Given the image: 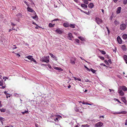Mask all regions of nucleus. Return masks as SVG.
<instances>
[{
	"mask_svg": "<svg viewBox=\"0 0 127 127\" xmlns=\"http://www.w3.org/2000/svg\"><path fill=\"white\" fill-rule=\"evenodd\" d=\"M123 3L126 4L127 3V0H124L123 1Z\"/></svg>",
	"mask_w": 127,
	"mask_h": 127,
	"instance_id": "38",
	"label": "nucleus"
},
{
	"mask_svg": "<svg viewBox=\"0 0 127 127\" xmlns=\"http://www.w3.org/2000/svg\"><path fill=\"white\" fill-rule=\"evenodd\" d=\"M63 26L65 27H67L69 26V25L68 23H64Z\"/></svg>",
	"mask_w": 127,
	"mask_h": 127,
	"instance_id": "14",
	"label": "nucleus"
},
{
	"mask_svg": "<svg viewBox=\"0 0 127 127\" xmlns=\"http://www.w3.org/2000/svg\"><path fill=\"white\" fill-rule=\"evenodd\" d=\"M49 54L50 55L51 57L53 58V59H54L56 58V57L53 54L51 53H49Z\"/></svg>",
	"mask_w": 127,
	"mask_h": 127,
	"instance_id": "25",
	"label": "nucleus"
},
{
	"mask_svg": "<svg viewBox=\"0 0 127 127\" xmlns=\"http://www.w3.org/2000/svg\"><path fill=\"white\" fill-rule=\"evenodd\" d=\"M76 111V112H78L79 111V110L78 109V108H75L74 109Z\"/></svg>",
	"mask_w": 127,
	"mask_h": 127,
	"instance_id": "45",
	"label": "nucleus"
},
{
	"mask_svg": "<svg viewBox=\"0 0 127 127\" xmlns=\"http://www.w3.org/2000/svg\"><path fill=\"white\" fill-rule=\"evenodd\" d=\"M118 93L121 96H123L124 95V93L121 90H118Z\"/></svg>",
	"mask_w": 127,
	"mask_h": 127,
	"instance_id": "7",
	"label": "nucleus"
},
{
	"mask_svg": "<svg viewBox=\"0 0 127 127\" xmlns=\"http://www.w3.org/2000/svg\"><path fill=\"white\" fill-rule=\"evenodd\" d=\"M53 68L54 69H56L58 70H60L61 71H62L63 70L61 68L59 67H56V66H54L53 67Z\"/></svg>",
	"mask_w": 127,
	"mask_h": 127,
	"instance_id": "12",
	"label": "nucleus"
},
{
	"mask_svg": "<svg viewBox=\"0 0 127 127\" xmlns=\"http://www.w3.org/2000/svg\"><path fill=\"white\" fill-rule=\"evenodd\" d=\"M11 25H12L13 26H15L16 25V24H14L12 23H11Z\"/></svg>",
	"mask_w": 127,
	"mask_h": 127,
	"instance_id": "53",
	"label": "nucleus"
},
{
	"mask_svg": "<svg viewBox=\"0 0 127 127\" xmlns=\"http://www.w3.org/2000/svg\"><path fill=\"white\" fill-rule=\"evenodd\" d=\"M27 9L28 11L30 12H32L33 13V14H36L35 12L32 9L28 7L27 8Z\"/></svg>",
	"mask_w": 127,
	"mask_h": 127,
	"instance_id": "8",
	"label": "nucleus"
},
{
	"mask_svg": "<svg viewBox=\"0 0 127 127\" xmlns=\"http://www.w3.org/2000/svg\"><path fill=\"white\" fill-rule=\"evenodd\" d=\"M100 51L101 53L103 54L104 55L106 54V53L104 51L102 50Z\"/></svg>",
	"mask_w": 127,
	"mask_h": 127,
	"instance_id": "39",
	"label": "nucleus"
},
{
	"mask_svg": "<svg viewBox=\"0 0 127 127\" xmlns=\"http://www.w3.org/2000/svg\"><path fill=\"white\" fill-rule=\"evenodd\" d=\"M35 127H38L37 125L36 124H35Z\"/></svg>",
	"mask_w": 127,
	"mask_h": 127,
	"instance_id": "64",
	"label": "nucleus"
},
{
	"mask_svg": "<svg viewBox=\"0 0 127 127\" xmlns=\"http://www.w3.org/2000/svg\"><path fill=\"white\" fill-rule=\"evenodd\" d=\"M72 38V34L70 33H69L68 34V38L69 39L71 40Z\"/></svg>",
	"mask_w": 127,
	"mask_h": 127,
	"instance_id": "9",
	"label": "nucleus"
},
{
	"mask_svg": "<svg viewBox=\"0 0 127 127\" xmlns=\"http://www.w3.org/2000/svg\"><path fill=\"white\" fill-rule=\"evenodd\" d=\"M122 49L124 51H126V50L127 49L126 48V47L125 45H123L122 46Z\"/></svg>",
	"mask_w": 127,
	"mask_h": 127,
	"instance_id": "16",
	"label": "nucleus"
},
{
	"mask_svg": "<svg viewBox=\"0 0 127 127\" xmlns=\"http://www.w3.org/2000/svg\"><path fill=\"white\" fill-rule=\"evenodd\" d=\"M106 28L107 29V31H108V33H109L110 32H109V31L108 29V28L107 27H106Z\"/></svg>",
	"mask_w": 127,
	"mask_h": 127,
	"instance_id": "49",
	"label": "nucleus"
},
{
	"mask_svg": "<svg viewBox=\"0 0 127 127\" xmlns=\"http://www.w3.org/2000/svg\"><path fill=\"white\" fill-rule=\"evenodd\" d=\"M122 90L124 91H127V88L125 86H122Z\"/></svg>",
	"mask_w": 127,
	"mask_h": 127,
	"instance_id": "10",
	"label": "nucleus"
},
{
	"mask_svg": "<svg viewBox=\"0 0 127 127\" xmlns=\"http://www.w3.org/2000/svg\"><path fill=\"white\" fill-rule=\"evenodd\" d=\"M108 62L110 63H111V60L110 59L109 60H108Z\"/></svg>",
	"mask_w": 127,
	"mask_h": 127,
	"instance_id": "56",
	"label": "nucleus"
},
{
	"mask_svg": "<svg viewBox=\"0 0 127 127\" xmlns=\"http://www.w3.org/2000/svg\"><path fill=\"white\" fill-rule=\"evenodd\" d=\"M75 40V41L78 43H79V40L78 39H76Z\"/></svg>",
	"mask_w": 127,
	"mask_h": 127,
	"instance_id": "46",
	"label": "nucleus"
},
{
	"mask_svg": "<svg viewBox=\"0 0 127 127\" xmlns=\"http://www.w3.org/2000/svg\"><path fill=\"white\" fill-rule=\"evenodd\" d=\"M0 111L1 112H4L6 111V109L4 108H2L1 109H0Z\"/></svg>",
	"mask_w": 127,
	"mask_h": 127,
	"instance_id": "28",
	"label": "nucleus"
},
{
	"mask_svg": "<svg viewBox=\"0 0 127 127\" xmlns=\"http://www.w3.org/2000/svg\"><path fill=\"white\" fill-rule=\"evenodd\" d=\"M114 23L116 25H117L119 23V22L118 21L116 20H115V21Z\"/></svg>",
	"mask_w": 127,
	"mask_h": 127,
	"instance_id": "32",
	"label": "nucleus"
},
{
	"mask_svg": "<svg viewBox=\"0 0 127 127\" xmlns=\"http://www.w3.org/2000/svg\"><path fill=\"white\" fill-rule=\"evenodd\" d=\"M56 32L57 33H58L60 34H61L62 33V31L59 29H58L57 30H56Z\"/></svg>",
	"mask_w": 127,
	"mask_h": 127,
	"instance_id": "15",
	"label": "nucleus"
},
{
	"mask_svg": "<svg viewBox=\"0 0 127 127\" xmlns=\"http://www.w3.org/2000/svg\"><path fill=\"white\" fill-rule=\"evenodd\" d=\"M95 20L96 22L98 25L101 24L102 22V20L98 18H96Z\"/></svg>",
	"mask_w": 127,
	"mask_h": 127,
	"instance_id": "3",
	"label": "nucleus"
},
{
	"mask_svg": "<svg viewBox=\"0 0 127 127\" xmlns=\"http://www.w3.org/2000/svg\"><path fill=\"white\" fill-rule=\"evenodd\" d=\"M99 57L102 60H103L104 59V58L103 57L100 56Z\"/></svg>",
	"mask_w": 127,
	"mask_h": 127,
	"instance_id": "44",
	"label": "nucleus"
},
{
	"mask_svg": "<svg viewBox=\"0 0 127 127\" xmlns=\"http://www.w3.org/2000/svg\"><path fill=\"white\" fill-rule=\"evenodd\" d=\"M126 28V25L124 24H121L120 26V29L122 30H124Z\"/></svg>",
	"mask_w": 127,
	"mask_h": 127,
	"instance_id": "4",
	"label": "nucleus"
},
{
	"mask_svg": "<svg viewBox=\"0 0 127 127\" xmlns=\"http://www.w3.org/2000/svg\"><path fill=\"white\" fill-rule=\"evenodd\" d=\"M3 82L2 81H0V86H2L3 85Z\"/></svg>",
	"mask_w": 127,
	"mask_h": 127,
	"instance_id": "37",
	"label": "nucleus"
},
{
	"mask_svg": "<svg viewBox=\"0 0 127 127\" xmlns=\"http://www.w3.org/2000/svg\"><path fill=\"white\" fill-rule=\"evenodd\" d=\"M81 6L83 7L84 8H87V5H85L84 4H82L81 5Z\"/></svg>",
	"mask_w": 127,
	"mask_h": 127,
	"instance_id": "22",
	"label": "nucleus"
},
{
	"mask_svg": "<svg viewBox=\"0 0 127 127\" xmlns=\"http://www.w3.org/2000/svg\"><path fill=\"white\" fill-rule=\"evenodd\" d=\"M124 58L125 60L126 61L127 60V56L126 55H124Z\"/></svg>",
	"mask_w": 127,
	"mask_h": 127,
	"instance_id": "36",
	"label": "nucleus"
},
{
	"mask_svg": "<svg viewBox=\"0 0 127 127\" xmlns=\"http://www.w3.org/2000/svg\"><path fill=\"white\" fill-rule=\"evenodd\" d=\"M127 112L125 111H123L120 112V114H125Z\"/></svg>",
	"mask_w": 127,
	"mask_h": 127,
	"instance_id": "35",
	"label": "nucleus"
},
{
	"mask_svg": "<svg viewBox=\"0 0 127 127\" xmlns=\"http://www.w3.org/2000/svg\"><path fill=\"white\" fill-rule=\"evenodd\" d=\"M58 120V118H56V119L54 120V121H57Z\"/></svg>",
	"mask_w": 127,
	"mask_h": 127,
	"instance_id": "59",
	"label": "nucleus"
},
{
	"mask_svg": "<svg viewBox=\"0 0 127 127\" xmlns=\"http://www.w3.org/2000/svg\"><path fill=\"white\" fill-rule=\"evenodd\" d=\"M83 1L85 4H88V2L87 0H83Z\"/></svg>",
	"mask_w": 127,
	"mask_h": 127,
	"instance_id": "31",
	"label": "nucleus"
},
{
	"mask_svg": "<svg viewBox=\"0 0 127 127\" xmlns=\"http://www.w3.org/2000/svg\"><path fill=\"white\" fill-rule=\"evenodd\" d=\"M4 93L5 94V95H7V94H7V92L6 91H5L4 92Z\"/></svg>",
	"mask_w": 127,
	"mask_h": 127,
	"instance_id": "58",
	"label": "nucleus"
},
{
	"mask_svg": "<svg viewBox=\"0 0 127 127\" xmlns=\"http://www.w3.org/2000/svg\"><path fill=\"white\" fill-rule=\"evenodd\" d=\"M88 6L89 8H92L93 7L94 5L93 3H91L88 5Z\"/></svg>",
	"mask_w": 127,
	"mask_h": 127,
	"instance_id": "13",
	"label": "nucleus"
},
{
	"mask_svg": "<svg viewBox=\"0 0 127 127\" xmlns=\"http://www.w3.org/2000/svg\"><path fill=\"white\" fill-rule=\"evenodd\" d=\"M17 16L18 18H20L21 17L22 15L20 13H19L17 15Z\"/></svg>",
	"mask_w": 127,
	"mask_h": 127,
	"instance_id": "34",
	"label": "nucleus"
},
{
	"mask_svg": "<svg viewBox=\"0 0 127 127\" xmlns=\"http://www.w3.org/2000/svg\"><path fill=\"white\" fill-rule=\"evenodd\" d=\"M115 99L119 102L120 103H121V102H120V101L118 99Z\"/></svg>",
	"mask_w": 127,
	"mask_h": 127,
	"instance_id": "52",
	"label": "nucleus"
},
{
	"mask_svg": "<svg viewBox=\"0 0 127 127\" xmlns=\"http://www.w3.org/2000/svg\"><path fill=\"white\" fill-rule=\"evenodd\" d=\"M89 126L87 124L82 125L81 126V127H89Z\"/></svg>",
	"mask_w": 127,
	"mask_h": 127,
	"instance_id": "30",
	"label": "nucleus"
},
{
	"mask_svg": "<svg viewBox=\"0 0 127 127\" xmlns=\"http://www.w3.org/2000/svg\"><path fill=\"white\" fill-rule=\"evenodd\" d=\"M48 66L49 68H51V66L50 64H48Z\"/></svg>",
	"mask_w": 127,
	"mask_h": 127,
	"instance_id": "51",
	"label": "nucleus"
},
{
	"mask_svg": "<svg viewBox=\"0 0 127 127\" xmlns=\"http://www.w3.org/2000/svg\"><path fill=\"white\" fill-rule=\"evenodd\" d=\"M103 125V124L101 122H99L96 123L95 125V127H100Z\"/></svg>",
	"mask_w": 127,
	"mask_h": 127,
	"instance_id": "5",
	"label": "nucleus"
},
{
	"mask_svg": "<svg viewBox=\"0 0 127 127\" xmlns=\"http://www.w3.org/2000/svg\"><path fill=\"white\" fill-rule=\"evenodd\" d=\"M73 78H74V79L76 80H77L80 81H81V80L80 79L77 78L75 77H73Z\"/></svg>",
	"mask_w": 127,
	"mask_h": 127,
	"instance_id": "24",
	"label": "nucleus"
},
{
	"mask_svg": "<svg viewBox=\"0 0 127 127\" xmlns=\"http://www.w3.org/2000/svg\"><path fill=\"white\" fill-rule=\"evenodd\" d=\"M1 102L0 101V107H1L2 106V104L1 103Z\"/></svg>",
	"mask_w": 127,
	"mask_h": 127,
	"instance_id": "57",
	"label": "nucleus"
},
{
	"mask_svg": "<svg viewBox=\"0 0 127 127\" xmlns=\"http://www.w3.org/2000/svg\"><path fill=\"white\" fill-rule=\"evenodd\" d=\"M120 114V112H116V114Z\"/></svg>",
	"mask_w": 127,
	"mask_h": 127,
	"instance_id": "60",
	"label": "nucleus"
},
{
	"mask_svg": "<svg viewBox=\"0 0 127 127\" xmlns=\"http://www.w3.org/2000/svg\"><path fill=\"white\" fill-rule=\"evenodd\" d=\"M71 87V86L70 85H69L68 87V88H70Z\"/></svg>",
	"mask_w": 127,
	"mask_h": 127,
	"instance_id": "61",
	"label": "nucleus"
},
{
	"mask_svg": "<svg viewBox=\"0 0 127 127\" xmlns=\"http://www.w3.org/2000/svg\"><path fill=\"white\" fill-rule=\"evenodd\" d=\"M41 61L42 62H45L48 63L49 62V60L48 58L46 57H44L41 59Z\"/></svg>",
	"mask_w": 127,
	"mask_h": 127,
	"instance_id": "2",
	"label": "nucleus"
},
{
	"mask_svg": "<svg viewBox=\"0 0 127 127\" xmlns=\"http://www.w3.org/2000/svg\"><path fill=\"white\" fill-rule=\"evenodd\" d=\"M12 48L13 49H14L16 48L17 47L15 45H14L13 46V47H12Z\"/></svg>",
	"mask_w": 127,
	"mask_h": 127,
	"instance_id": "43",
	"label": "nucleus"
},
{
	"mask_svg": "<svg viewBox=\"0 0 127 127\" xmlns=\"http://www.w3.org/2000/svg\"><path fill=\"white\" fill-rule=\"evenodd\" d=\"M55 24H52L51 23H49V26L50 27H54Z\"/></svg>",
	"mask_w": 127,
	"mask_h": 127,
	"instance_id": "21",
	"label": "nucleus"
},
{
	"mask_svg": "<svg viewBox=\"0 0 127 127\" xmlns=\"http://www.w3.org/2000/svg\"><path fill=\"white\" fill-rule=\"evenodd\" d=\"M101 11H102V12L104 13V10L103 9H101Z\"/></svg>",
	"mask_w": 127,
	"mask_h": 127,
	"instance_id": "62",
	"label": "nucleus"
},
{
	"mask_svg": "<svg viewBox=\"0 0 127 127\" xmlns=\"http://www.w3.org/2000/svg\"><path fill=\"white\" fill-rule=\"evenodd\" d=\"M122 101L124 103H126V98L125 97H122Z\"/></svg>",
	"mask_w": 127,
	"mask_h": 127,
	"instance_id": "20",
	"label": "nucleus"
},
{
	"mask_svg": "<svg viewBox=\"0 0 127 127\" xmlns=\"http://www.w3.org/2000/svg\"><path fill=\"white\" fill-rule=\"evenodd\" d=\"M121 7H119L118 8L117 10V13L119 14L121 12Z\"/></svg>",
	"mask_w": 127,
	"mask_h": 127,
	"instance_id": "11",
	"label": "nucleus"
},
{
	"mask_svg": "<svg viewBox=\"0 0 127 127\" xmlns=\"http://www.w3.org/2000/svg\"><path fill=\"white\" fill-rule=\"evenodd\" d=\"M28 113V111L25 110L24 111V112H22V113L23 114H24L25 113Z\"/></svg>",
	"mask_w": 127,
	"mask_h": 127,
	"instance_id": "41",
	"label": "nucleus"
},
{
	"mask_svg": "<svg viewBox=\"0 0 127 127\" xmlns=\"http://www.w3.org/2000/svg\"><path fill=\"white\" fill-rule=\"evenodd\" d=\"M25 2V3L26 5H27L28 6H29V4L28 3H27V2H26V1H25V2Z\"/></svg>",
	"mask_w": 127,
	"mask_h": 127,
	"instance_id": "50",
	"label": "nucleus"
},
{
	"mask_svg": "<svg viewBox=\"0 0 127 127\" xmlns=\"http://www.w3.org/2000/svg\"><path fill=\"white\" fill-rule=\"evenodd\" d=\"M104 62L105 63L107 64V65H108V62L106 61V60H105L104 61Z\"/></svg>",
	"mask_w": 127,
	"mask_h": 127,
	"instance_id": "47",
	"label": "nucleus"
},
{
	"mask_svg": "<svg viewBox=\"0 0 127 127\" xmlns=\"http://www.w3.org/2000/svg\"><path fill=\"white\" fill-rule=\"evenodd\" d=\"M69 26L70 27L74 28L75 27V25L74 24H71Z\"/></svg>",
	"mask_w": 127,
	"mask_h": 127,
	"instance_id": "26",
	"label": "nucleus"
},
{
	"mask_svg": "<svg viewBox=\"0 0 127 127\" xmlns=\"http://www.w3.org/2000/svg\"><path fill=\"white\" fill-rule=\"evenodd\" d=\"M5 86H3L2 87V89H3L4 88H5Z\"/></svg>",
	"mask_w": 127,
	"mask_h": 127,
	"instance_id": "63",
	"label": "nucleus"
},
{
	"mask_svg": "<svg viewBox=\"0 0 127 127\" xmlns=\"http://www.w3.org/2000/svg\"><path fill=\"white\" fill-rule=\"evenodd\" d=\"M78 38L79 39H80L82 41H85V39L82 37H78Z\"/></svg>",
	"mask_w": 127,
	"mask_h": 127,
	"instance_id": "27",
	"label": "nucleus"
},
{
	"mask_svg": "<svg viewBox=\"0 0 127 127\" xmlns=\"http://www.w3.org/2000/svg\"><path fill=\"white\" fill-rule=\"evenodd\" d=\"M85 82H91L90 81H89V80L87 79H85Z\"/></svg>",
	"mask_w": 127,
	"mask_h": 127,
	"instance_id": "42",
	"label": "nucleus"
},
{
	"mask_svg": "<svg viewBox=\"0 0 127 127\" xmlns=\"http://www.w3.org/2000/svg\"><path fill=\"white\" fill-rule=\"evenodd\" d=\"M32 61L34 62H35V63L36 64H37V63L36 62V61H35V60L32 58L31 60V62Z\"/></svg>",
	"mask_w": 127,
	"mask_h": 127,
	"instance_id": "29",
	"label": "nucleus"
},
{
	"mask_svg": "<svg viewBox=\"0 0 127 127\" xmlns=\"http://www.w3.org/2000/svg\"><path fill=\"white\" fill-rule=\"evenodd\" d=\"M32 56H27L26 57H25V59H26L27 58L28 59L31 60L32 58Z\"/></svg>",
	"mask_w": 127,
	"mask_h": 127,
	"instance_id": "18",
	"label": "nucleus"
},
{
	"mask_svg": "<svg viewBox=\"0 0 127 127\" xmlns=\"http://www.w3.org/2000/svg\"><path fill=\"white\" fill-rule=\"evenodd\" d=\"M117 40L119 43L121 44L122 43V40L120 36H118L117 37Z\"/></svg>",
	"mask_w": 127,
	"mask_h": 127,
	"instance_id": "6",
	"label": "nucleus"
},
{
	"mask_svg": "<svg viewBox=\"0 0 127 127\" xmlns=\"http://www.w3.org/2000/svg\"><path fill=\"white\" fill-rule=\"evenodd\" d=\"M0 120L1 121V123L3 124V121H4L5 119L3 118L0 117Z\"/></svg>",
	"mask_w": 127,
	"mask_h": 127,
	"instance_id": "23",
	"label": "nucleus"
},
{
	"mask_svg": "<svg viewBox=\"0 0 127 127\" xmlns=\"http://www.w3.org/2000/svg\"><path fill=\"white\" fill-rule=\"evenodd\" d=\"M35 15L34 16H32V17L33 18V19L35 20H37L38 19L37 16L36 14H34Z\"/></svg>",
	"mask_w": 127,
	"mask_h": 127,
	"instance_id": "17",
	"label": "nucleus"
},
{
	"mask_svg": "<svg viewBox=\"0 0 127 127\" xmlns=\"http://www.w3.org/2000/svg\"><path fill=\"white\" fill-rule=\"evenodd\" d=\"M90 70V71H91L93 73H95L96 71V70H94L92 68H91Z\"/></svg>",
	"mask_w": 127,
	"mask_h": 127,
	"instance_id": "33",
	"label": "nucleus"
},
{
	"mask_svg": "<svg viewBox=\"0 0 127 127\" xmlns=\"http://www.w3.org/2000/svg\"><path fill=\"white\" fill-rule=\"evenodd\" d=\"M115 3H116L117 1L118 0H113Z\"/></svg>",
	"mask_w": 127,
	"mask_h": 127,
	"instance_id": "54",
	"label": "nucleus"
},
{
	"mask_svg": "<svg viewBox=\"0 0 127 127\" xmlns=\"http://www.w3.org/2000/svg\"><path fill=\"white\" fill-rule=\"evenodd\" d=\"M100 65H103L104 66H106L103 63H101L100 64Z\"/></svg>",
	"mask_w": 127,
	"mask_h": 127,
	"instance_id": "48",
	"label": "nucleus"
},
{
	"mask_svg": "<svg viewBox=\"0 0 127 127\" xmlns=\"http://www.w3.org/2000/svg\"><path fill=\"white\" fill-rule=\"evenodd\" d=\"M85 67L87 69V70L88 71H90V69L88 68L86 66L84 65Z\"/></svg>",
	"mask_w": 127,
	"mask_h": 127,
	"instance_id": "40",
	"label": "nucleus"
},
{
	"mask_svg": "<svg viewBox=\"0 0 127 127\" xmlns=\"http://www.w3.org/2000/svg\"><path fill=\"white\" fill-rule=\"evenodd\" d=\"M32 24L34 25H36V26H37V24H36L35 22H33L32 23Z\"/></svg>",
	"mask_w": 127,
	"mask_h": 127,
	"instance_id": "55",
	"label": "nucleus"
},
{
	"mask_svg": "<svg viewBox=\"0 0 127 127\" xmlns=\"http://www.w3.org/2000/svg\"><path fill=\"white\" fill-rule=\"evenodd\" d=\"M76 58L75 57H72L70 60V63L72 64H74Z\"/></svg>",
	"mask_w": 127,
	"mask_h": 127,
	"instance_id": "1",
	"label": "nucleus"
},
{
	"mask_svg": "<svg viewBox=\"0 0 127 127\" xmlns=\"http://www.w3.org/2000/svg\"><path fill=\"white\" fill-rule=\"evenodd\" d=\"M122 37L124 39H127V34H124L122 36Z\"/></svg>",
	"mask_w": 127,
	"mask_h": 127,
	"instance_id": "19",
	"label": "nucleus"
}]
</instances>
